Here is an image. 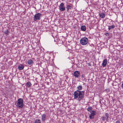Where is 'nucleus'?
<instances>
[{
    "instance_id": "1",
    "label": "nucleus",
    "mask_w": 123,
    "mask_h": 123,
    "mask_svg": "<svg viewBox=\"0 0 123 123\" xmlns=\"http://www.w3.org/2000/svg\"><path fill=\"white\" fill-rule=\"evenodd\" d=\"M84 91L77 90L74 93V98H78V100L80 101L84 98Z\"/></svg>"
},
{
    "instance_id": "25",
    "label": "nucleus",
    "mask_w": 123,
    "mask_h": 123,
    "mask_svg": "<svg viewBox=\"0 0 123 123\" xmlns=\"http://www.w3.org/2000/svg\"><path fill=\"white\" fill-rule=\"evenodd\" d=\"M111 34H109V35L108 34V35H109V36H110V37L109 38H111V37H112V36H111Z\"/></svg>"
},
{
    "instance_id": "26",
    "label": "nucleus",
    "mask_w": 123,
    "mask_h": 123,
    "mask_svg": "<svg viewBox=\"0 0 123 123\" xmlns=\"http://www.w3.org/2000/svg\"><path fill=\"white\" fill-rule=\"evenodd\" d=\"M122 85L121 87H122L123 89V82H122Z\"/></svg>"
},
{
    "instance_id": "7",
    "label": "nucleus",
    "mask_w": 123,
    "mask_h": 123,
    "mask_svg": "<svg viewBox=\"0 0 123 123\" xmlns=\"http://www.w3.org/2000/svg\"><path fill=\"white\" fill-rule=\"evenodd\" d=\"M80 75V72L78 71H75L74 73V75L76 77L78 78Z\"/></svg>"
},
{
    "instance_id": "20",
    "label": "nucleus",
    "mask_w": 123,
    "mask_h": 123,
    "mask_svg": "<svg viewBox=\"0 0 123 123\" xmlns=\"http://www.w3.org/2000/svg\"><path fill=\"white\" fill-rule=\"evenodd\" d=\"M35 123H41L40 120L39 119H36L35 121Z\"/></svg>"
},
{
    "instance_id": "3",
    "label": "nucleus",
    "mask_w": 123,
    "mask_h": 123,
    "mask_svg": "<svg viewBox=\"0 0 123 123\" xmlns=\"http://www.w3.org/2000/svg\"><path fill=\"white\" fill-rule=\"evenodd\" d=\"M88 42V39L86 37L82 38L80 40V43L82 45H86Z\"/></svg>"
},
{
    "instance_id": "12",
    "label": "nucleus",
    "mask_w": 123,
    "mask_h": 123,
    "mask_svg": "<svg viewBox=\"0 0 123 123\" xmlns=\"http://www.w3.org/2000/svg\"><path fill=\"white\" fill-rule=\"evenodd\" d=\"M105 115L106 116V117H102V120H103L104 121H105V122H106V121H107V119H108V115L107 113H106L105 114Z\"/></svg>"
},
{
    "instance_id": "8",
    "label": "nucleus",
    "mask_w": 123,
    "mask_h": 123,
    "mask_svg": "<svg viewBox=\"0 0 123 123\" xmlns=\"http://www.w3.org/2000/svg\"><path fill=\"white\" fill-rule=\"evenodd\" d=\"M24 66L23 64H20L18 66V68L19 70H22L24 69Z\"/></svg>"
},
{
    "instance_id": "18",
    "label": "nucleus",
    "mask_w": 123,
    "mask_h": 123,
    "mask_svg": "<svg viewBox=\"0 0 123 123\" xmlns=\"http://www.w3.org/2000/svg\"><path fill=\"white\" fill-rule=\"evenodd\" d=\"M77 88L78 89L77 90H81L82 89V87L81 86H79L77 87Z\"/></svg>"
},
{
    "instance_id": "9",
    "label": "nucleus",
    "mask_w": 123,
    "mask_h": 123,
    "mask_svg": "<svg viewBox=\"0 0 123 123\" xmlns=\"http://www.w3.org/2000/svg\"><path fill=\"white\" fill-rule=\"evenodd\" d=\"M46 119V115L45 114L42 115L41 120L43 122H44Z\"/></svg>"
},
{
    "instance_id": "13",
    "label": "nucleus",
    "mask_w": 123,
    "mask_h": 123,
    "mask_svg": "<svg viewBox=\"0 0 123 123\" xmlns=\"http://www.w3.org/2000/svg\"><path fill=\"white\" fill-rule=\"evenodd\" d=\"M66 8L67 9V12H68L69 10H70L72 8V6H70L68 5V4H67L66 5Z\"/></svg>"
},
{
    "instance_id": "24",
    "label": "nucleus",
    "mask_w": 123,
    "mask_h": 123,
    "mask_svg": "<svg viewBox=\"0 0 123 123\" xmlns=\"http://www.w3.org/2000/svg\"><path fill=\"white\" fill-rule=\"evenodd\" d=\"M120 123V121L119 120H117V121H116L115 123Z\"/></svg>"
},
{
    "instance_id": "19",
    "label": "nucleus",
    "mask_w": 123,
    "mask_h": 123,
    "mask_svg": "<svg viewBox=\"0 0 123 123\" xmlns=\"http://www.w3.org/2000/svg\"><path fill=\"white\" fill-rule=\"evenodd\" d=\"M92 108L91 107L89 106V107L87 109V110L89 111H92Z\"/></svg>"
},
{
    "instance_id": "28",
    "label": "nucleus",
    "mask_w": 123,
    "mask_h": 123,
    "mask_svg": "<svg viewBox=\"0 0 123 123\" xmlns=\"http://www.w3.org/2000/svg\"><path fill=\"white\" fill-rule=\"evenodd\" d=\"M105 35L107 36L108 35V32H107L105 34Z\"/></svg>"
},
{
    "instance_id": "21",
    "label": "nucleus",
    "mask_w": 123,
    "mask_h": 123,
    "mask_svg": "<svg viewBox=\"0 0 123 123\" xmlns=\"http://www.w3.org/2000/svg\"><path fill=\"white\" fill-rule=\"evenodd\" d=\"M4 33L5 34H6L7 35H8L9 33V31H8V29H7L5 31Z\"/></svg>"
},
{
    "instance_id": "22",
    "label": "nucleus",
    "mask_w": 123,
    "mask_h": 123,
    "mask_svg": "<svg viewBox=\"0 0 123 123\" xmlns=\"http://www.w3.org/2000/svg\"><path fill=\"white\" fill-rule=\"evenodd\" d=\"M85 77V75L84 74H82L81 75V77L82 78H84V77Z\"/></svg>"
},
{
    "instance_id": "17",
    "label": "nucleus",
    "mask_w": 123,
    "mask_h": 123,
    "mask_svg": "<svg viewBox=\"0 0 123 123\" xmlns=\"http://www.w3.org/2000/svg\"><path fill=\"white\" fill-rule=\"evenodd\" d=\"M99 16L102 18H104L105 16V14L103 13H100L99 14Z\"/></svg>"
},
{
    "instance_id": "10",
    "label": "nucleus",
    "mask_w": 123,
    "mask_h": 123,
    "mask_svg": "<svg viewBox=\"0 0 123 123\" xmlns=\"http://www.w3.org/2000/svg\"><path fill=\"white\" fill-rule=\"evenodd\" d=\"M108 26L109 27L108 28L109 30L111 31H112V29L115 27V26L114 25H112L111 26Z\"/></svg>"
},
{
    "instance_id": "2",
    "label": "nucleus",
    "mask_w": 123,
    "mask_h": 123,
    "mask_svg": "<svg viewBox=\"0 0 123 123\" xmlns=\"http://www.w3.org/2000/svg\"><path fill=\"white\" fill-rule=\"evenodd\" d=\"M17 108H22L24 106L23 99L21 98L17 100L16 105Z\"/></svg>"
},
{
    "instance_id": "16",
    "label": "nucleus",
    "mask_w": 123,
    "mask_h": 123,
    "mask_svg": "<svg viewBox=\"0 0 123 123\" xmlns=\"http://www.w3.org/2000/svg\"><path fill=\"white\" fill-rule=\"evenodd\" d=\"M33 61L31 59L29 60L28 61V63L29 65H31L33 63Z\"/></svg>"
},
{
    "instance_id": "14",
    "label": "nucleus",
    "mask_w": 123,
    "mask_h": 123,
    "mask_svg": "<svg viewBox=\"0 0 123 123\" xmlns=\"http://www.w3.org/2000/svg\"><path fill=\"white\" fill-rule=\"evenodd\" d=\"M31 85L32 84L30 81H28L26 83V86L27 87H30Z\"/></svg>"
},
{
    "instance_id": "11",
    "label": "nucleus",
    "mask_w": 123,
    "mask_h": 123,
    "mask_svg": "<svg viewBox=\"0 0 123 123\" xmlns=\"http://www.w3.org/2000/svg\"><path fill=\"white\" fill-rule=\"evenodd\" d=\"M107 63V60L106 59H105L104 60L103 62L102 63V66L103 67H105Z\"/></svg>"
},
{
    "instance_id": "23",
    "label": "nucleus",
    "mask_w": 123,
    "mask_h": 123,
    "mask_svg": "<svg viewBox=\"0 0 123 123\" xmlns=\"http://www.w3.org/2000/svg\"><path fill=\"white\" fill-rule=\"evenodd\" d=\"M109 21H110V24H113V22H112V20H111V19H110L109 20Z\"/></svg>"
},
{
    "instance_id": "27",
    "label": "nucleus",
    "mask_w": 123,
    "mask_h": 123,
    "mask_svg": "<svg viewBox=\"0 0 123 123\" xmlns=\"http://www.w3.org/2000/svg\"><path fill=\"white\" fill-rule=\"evenodd\" d=\"M82 79L83 80H85V77H84V78H82Z\"/></svg>"
},
{
    "instance_id": "4",
    "label": "nucleus",
    "mask_w": 123,
    "mask_h": 123,
    "mask_svg": "<svg viewBox=\"0 0 123 123\" xmlns=\"http://www.w3.org/2000/svg\"><path fill=\"white\" fill-rule=\"evenodd\" d=\"M41 14L40 13H37L35 14L34 17V20L36 21L37 20H40V17H41Z\"/></svg>"
},
{
    "instance_id": "5",
    "label": "nucleus",
    "mask_w": 123,
    "mask_h": 123,
    "mask_svg": "<svg viewBox=\"0 0 123 123\" xmlns=\"http://www.w3.org/2000/svg\"><path fill=\"white\" fill-rule=\"evenodd\" d=\"M96 113L95 111H92L91 114L89 116V117L91 119H93L94 116L96 114Z\"/></svg>"
},
{
    "instance_id": "6",
    "label": "nucleus",
    "mask_w": 123,
    "mask_h": 123,
    "mask_svg": "<svg viewBox=\"0 0 123 123\" xmlns=\"http://www.w3.org/2000/svg\"><path fill=\"white\" fill-rule=\"evenodd\" d=\"M60 10L62 11H64L65 10L64 4L63 3H61L59 6Z\"/></svg>"
},
{
    "instance_id": "15",
    "label": "nucleus",
    "mask_w": 123,
    "mask_h": 123,
    "mask_svg": "<svg viewBox=\"0 0 123 123\" xmlns=\"http://www.w3.org/2000/svg\"><path fill=\"white\" fill-rule=\"evenodd\" d=\"M81 30L82 31H85L86 29V28L85 25H82L81 28Z\"/></svg>"
}]
</instances>
